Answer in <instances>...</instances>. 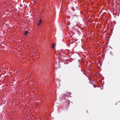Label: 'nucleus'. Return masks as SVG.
Wrapping results in <instances>:
<instances>
[{"label":"nucleus","instance_id":"nucleus-1","mask_svg":"<svg viewBox=\"0 0 120 120\" xmlns=\"http://www.w3.org/2000/svg\"><path fill=\"white\" fill-rule=\"evenodd\" d=\"M28 33V31H26L25 33H24V35L25 36H26L27 34Z\"/></svg>","mask_w":120,"mask_h":120},{"label":"nucleus","instance_id":"nucleus-6","mask_svg":"<svg viewBox=\"0 0 120 120\" xmlns=\"http://www.w3.org/2000/svg\"><path fill=\"white\" fill-rule=\"evenodd\" d=\"M76 7L77 8V6H76Z\"/></svg>","mask_w":120,"mask_h":120},{"label":"nucleus","instance_id":"nucleus-5","mask_svg":"<svg viewBox=\"0 0 120 120\" xmlns=\"http://www.w3.org/2000/svg\"><path fill=\"white\" fill-rule=\"evenodd\" d=\"M63 95H64V96H66L67 95H66V94H63Z\"/></svg>","mask_w":120,"mask_h":120},{"label":"nucleus","instance_id":"nucleus-4","mask_svg":"<svg viewBox=\"0 0 120 120\" xmlns=\"http://www.w3.org/2000/svg\"><path fill=\"white\" fill-rule=\"evenodd\" d=\"M42 20L41 19H40L39 20V22H42Z\"/></svg>","mask_w":120,"mask_h":120},{"label":"nucleus","instance_id":"nucleus-3","mask_svg":"<svg viewBox=\"0 0 120 120\" xmlns=\"http://www.w3.org/2000/svg\"><path fill=\"white\" fill-rule=\"evenodd\" d=\"M41 22H39L38 23V25H40L41 24Z\"/></svg>","mask_w":120,"mask_h":120},{"label":"nucleus","instance_id":"nucleus-2","mask_svg":"<svg viewBox=\"0 0 120 120\" xmlns=\"http://www.w3.org/2000/svg\"><path fill=\"white\" fill-rule=\"evenodd\" d=\"M55 45L54 44H53L52 45V47L53 49L54 48Z\"/></svg>","mask_w":120,"mask_h":120}]
</instances>
